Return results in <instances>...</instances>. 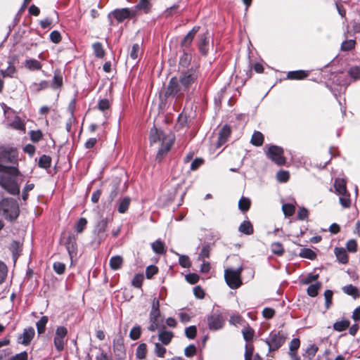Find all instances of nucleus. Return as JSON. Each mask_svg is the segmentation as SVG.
Wrapping results in <instances>:
<instances>
[{"label":"nucleus","mask_w":360,"mask_h":360,"mask_svg":"<svg viewBox=\"0 0 360 360\" xmlns=\"http://www.w3.org/2000/svg\"><path fill=\"white\" fill-rule=\"evenodd\" d=\"M151 146L159 148L157 158L161 159L167 153L174 142V137L170 134H165L163 131L153 127L150 129L149 136Z\"/></svg>","instance_id":"1"},{"label":"nucleus","mask_w":360,"mask_h":360,"mask_svg":"<svg viewBox=\"0 0 360 360\" xmlns=\"http://www.w3.org/2000/svg\"><path fill=\"white\" fill-rule=\"evenodd\" d=\"M4 172L0 174V186L11 195H18L20 193V186L14 179L19 175V170L15 167H5L0 165V171L4 170Z\"/></svg>","instance_id":"2"},{"label":"nucleus","mask_w":360,"mask_h":360,"mask_svg":"<svg viewBox=\"0 0 360 360\" xmlns=\"http://www.w3.org/2000/svg\"><path fill=\"white\" fill-rule=\"evenodd\" d=\"M20 214L18 202L12 198H6L0 201V214L6 220L14 221Z\"/></svg>","instance_id":"3"},{"label":"nucleus","mask_w":360,"mask_h":360,"mask_svg":"<svg viewBox=\"0 0 360 360\" xmlns=\"http://www.w3.org/2000/svg\"><path fill=\"white\" fill-rule=\"evenodd\" d=\"M188 92L187 89L179 82L177 77H172L169 82L165 96V97L175 98L177 101L187 94Z\"/></svg>","instance_id":"4"},{"label":"nucleus","mask_w":360,"mask_h":360,"mask_svg":"<svg viewBox=\"0 0 360 360\" xmlns=\"http://www.w3.org/2000/svg\"><path fill=\"white\" fill-rule=\"evenodd\" d=\"M243 271V267L239 266L234 269L228 268L224 271L225 281L231 289H237L242 285L240 275Z\"/></svg>","instance_id":"5"},{"label":"nucleus","mask_w":360,"mask_h":360,"mask_svg":"<svg viewBox=\"0 0 360 360\" xmlns=\"http://www.w3.org/2000/svg\"><path fill=\"white\" fill-rule=\"evenodd\" d=\"M198 76L199 73L197 69L191 68L187 71L182 72L177 79H179V82H180L181 84L189 91V89L192 87L193 84H195Z\"/></svg>","instance_id":"6"},{"label":"nucleus","mask_w":360,"mask_h":360,"mask_svg":"<svg viewBox=\"0 0 360 360\" xmlns=\"http://www.w3.org/2000/svg\"><path fill=\"white\" fill-rule=\"evenodd\" d=\"M224 318L219 311H214L207 316V323L210 330H220L224 325Z\"/></svg>","instance_id":"7"},{"label":"nucleus","mask_w":360,"mask_h":360,"mask_svg":"<svg viewBox=\"0 0 360 360\" xmlns=\"http://www.w3.org/2000/svg\"><path fill=\"white\" fill-rule=\"evenodd\" d=\"M285 338L279 332H271L266 340L269 351H274L281 347L285 342Z\"/></svg>","instance_id":"8"},{"label":"nucleus","mask_w":360,"mask_h":360,"mask_svg":"<svg viewBox=\"0 0 360 360\" xmlns=\"http://www.w3.org/2000/svg\"><path fill=\"white\" fill-rule=\"evenodd\" d=\"M267 156L278 165H282L285 163V159L283 157V150L277 146H271L269 148Z\"/></svg>","instance_id":"9"},{"label":"nucleus","mask_w":360,"mask_h":360,"mask_svg":"<svg viewBox=\"0 0 360 360\" xmlns=\"http://www.w3.org/2000/svg\"><path fill=\"white\" fill-rule=\"evenodd\" d=\"M113 16L119 22L124 21L127 18H132L135 17V11L132 8H121L115 9L108 15L109 18Z\"/></svg>","instance_id":"10"},{"label":"nucleus","mask_w":360,"mask_h":360,"mask_svg":"<svg viewBox=\"0 0 360 360\" xmlns=\"http://www.w3.org/2000/svg\"><path fill=\"white\" fill-rule=\"evenodd\" d=\"M17 152L13 148L0 146V161L13 163L17 160Z\"/></svg>","instance_id":"11"},{"label":"nucleus","mask_w":360,"mask_h":360,"mask_svg":"<svg viewBox=\"0 0 360 360\" xmlns=\"http://www.w3.org/2000/svg\"><path fill=\"white\" fill-rule=\"evenodd\" d=\"M67 334L68 330L65 327L59 326L56 328L54 337V345L59 352L62 351L64 348V338L66 337Z\"/></svg>","instance_id":"12"},{"label":"nucleus","mask_w":360,"mask_h":360,"mask_svg":"<svg viewBox=\"0 0 360 360\" xmlns=\"http://www.w3.org/2000/svg\"><path fill=\"white\" fill-rule=\"evenodd\" d=\"M34 334V329L32 327L25 328L23 333L18 336V342L27 346L33 339Z\"/></svg>","instance_id":"13"},{"label":"nucleus","mask_w":360,"mask_h":360,"mask_svg":"<svg viewBox=\"0 0 360 360\" xmlns=\"http://www.w3.org/2000/svg\"><path fill=\"white\" fill-rule=\"evenodd\" d=\"M199 51L203 56L207 54L209 50V41H208V33H204L199 36V41L198 43Z\"/></svg>","instance_id":"14"},{"label":"nucleus","mask_w":360,"mask_h":360,"mask_svg":"<svg viewBox=\"0 0 360 360\" xmlns=\"http://www.w3.org/2000/svg\"><path fill=\"white\" fill-rule=\"evenodd\" d=\"M160 317V311H150V325L148 328L149 330L155 331L160 327V325L161 323Z\"/></svg>","instance_id":"15"},{"label":"nucleus","mask_w":360,"mask_h":360,"mask_svg":"<svg viewBox=\"0 0 360 360\" xmlns=\"http://www.w3.org/2000/svg\"><path fill=\"white\" fill-rule=\"evenodd\" d=\"M150 6L149 0H140L139 2L132 8V10L135 11V17L141 12L148 13L150 10Z\"/></svg>","instance_id":"16"},{"label":"nucleus","mask_w":360,"mask_h":360,"mask_svg":"<svg viewBox=\"0 0 360 360\" xmlns=\"http://www.w3.org/2000/svg\"><path fill=\"white\" fill-rule=\"evenodd\" d=\"M199 30V27H194L184 37L181 42V46L183 48H188L191 44L194 37Z\"/></svg>","instance_id":"17"},{"label":"nucleus","mask_w":360,"mask_h":360,"mask_svg":"<svg viewBox=\"0 0 360 360\" xmlns=\"http://www.w3.org/2000/svg\"><path fill=\"white\" fill-rule=\"evenodd\" d=\"M231 134V129L229 126L224 125L219 133L217 147H220L226 142Z\"/></svg>","instance_id":"18"},{"label":"nucleus","mask_w":360,"mask_h":360,"mask_svg":"<svg viewBox=\"0 0 360 360\" xmlns=\"http://www.w3.org/2000/svg\"><path fill=\"white\" fill-rule=\"evenodd\" d=\"M342 289L345 294L352 297L355 300L360 297V290L352 284L345 285L342 287Z\"/></svg>","instance_id":"19"},{"label":"nucleus","mask_w":360,"mask_h":360,"mask_svg":"<svg viewBox=\"0 0 360 360\" xmlns=\"http://www.w3.org/2000/svg\"><path fill=\"white\" fill-rule=\"evenodd\" d=\"M25 67L30 71L41 70L42 65L36 59L30 58L25 61Z\"/></svg>","instance_id":"20"},{"label":"nucleus","mask_w":360,"mask_h":360,"mask_svg":"<svg viewBox=\"0 0 360 360\" xmlns=\"http://www.w3.org/2000/svg\"><path fill=\"white\" fill-rule=\"evenodd\" d=\"M108 225L107 219H103L99 221L96 225L94 232L98 235L99 238H103L104 236V233L106 230Z\"/></svg>","instance_id":"21"},{"label":"nucleus","mask_w":360,"mask_h":360,"mask_svg":"<svg viewBox=\"0 0 360 360\" xmlns=\"http://www.w3.org/2000/svg\"><path fill=\"white\" fill-rule=\"evenodd\" d=\"M335 255L338 261L342 264L348 262V256L346 250L342 248H335L334 250Z\"/></svg>","instance_id":"22"},{"label":"nucleus","mask_w":360,"mask_h":360,"mask_svg":"<svg viewBox=\"0 0 360 360\" xmlns=\"http://www.w3.org/2000/svg\"><path fill=\"white\" fill-rule=\"evenodd\" d=\"M173 338V333L167 330H161L158 334V339L163 345H167Z\"/></svg>","instance_id":"23"},{"label":"nucleus","mask_w":360,"mask_h":360,"mask_svg":"<svg viewBox=\"0 0 360 360\" xmlns=\"http://www.w3.org/2000/svg\"><path fill=\"white\" fill-rule=\"evenodd\" d=\"M49 86V82L46 80L41 81L40 82H34L30 86L32 91L38 93L40 91L46 89Z\"/></svg>","instance_id":"24"},{"label":"nucleus","mask_w":360,"mask_h":360,"mask_svg":"<svg viewBox=\"0 0 360 360\" xmlns=\"http://www.w3.org/2000/svg\"><path fill=\"white\" fill-rule=\"evenodd\" d=\"M335 189L338 195L347 193L346 182L342 179H337L334 184Z\"/></svg>","instance_id":"25"},{"label":"nucleus","mask_w":360,"mask_h":360,"mask_svg":"<svg viewBox=\"0 0 360 360\" xmlns=\"http://www.w3.org/2000/svg\"><path fill=\"white\" fill-rule=\"evenodd\" d=\"M308 76V73L304 70L291 71L288 73L287 77L290 79H302Z\"/></svg>","instance_id":"26"},{"label":"nucleus","mask_w":360,"mask_h":360,"mask_svg":"<svg viewBox=\"0 0 360 360\" xmlns=\"http://www.w3.org/2000/svg\"><path fill=\"white\" fill-rule=\"evenodd\" d=\"M16 72V68L15 65L8 62V65L5 70H0V74L3 77H13L14 74Z\"/></svg>","instance_id":"27"},{"label":"nucleus","mask_w":360,"mask_h":360,"mask_svg":"<svg viewBox=\"0 0 360 360\" xmlns=\"http://www.w3.org/2000/svg\"><path fill=\"white\" fill-rule=\"evenodd\" d=\"M250 143L255 146H260L264 143V136L260 131H255L252 136Z\"/></svg>","instance_id":"28"},{"label":"nucleus","mask_w":360,"mask_h":360,"mask_svg":"<svg viewBox=\"0 0 360 360\" xmlns=\"http://www.w3.org/2000/svg\"><path fill=\"white\" fill-rule=\"evenodd\" d=\"M123 263V259L121 256H114L110 259V266L113 270H117L121 268Z\"/></svg>","instance_id":"29"},{"label":"nucleus","mask_w":360,"mask_h":360,"mask_svg":"<svg viewBox=\"0 0 360 360\" xmlns=\"http://www.w3.org/2000/svg\"><path fill=\"white\" fill-rule=\"evenodd\" d=\"M240 232L246 235H250L253 233V227L249 221H244L238 228Z\"/></svg>","instance_id":"30"},{"label":"nucleus","mask_w":360,"mask_h":360,"mask_svg":"<svg viewBox=\"0 0 360 360\" xmlns=\"http://www.w3.org/2000/svg\"><path fill=\"white\" fill-rule=\"evenodd\" d=\"M63 85V77L60 72V71L56 70L54 72V76L53 79V82L51 84L53 89H58L61 87Z\"/></svg>","instance_id":"31"},{"label":"nucleus","mask_w":360,"mask_h":360,"mask_svg":"<svg viewBox=\"0 0 360 360\" xmlns=\"http://www.w3.org/2000/svg\"><path fill=\"white\" fill-rule=\"evenodd\" d=\"M350 322L348 320H341L336 321L333 324V328L335 330L342 332L349 328Z\"/></svg>","instance_id":"32"},{"label":"nucleus","mask_w":360,"mask_h":360,"mask_svg":"<svg viewBox=\"0 0 360 360\" xmlns=\"http://www.w3.org/2000/svg\"><path fill=\"white\" fill-rule=\"evenodd\" d=\"M48 321V316H44L37 322L36 326L39 334L44 333Z\"/></svg>","instance_id":"33"},{"label":"nucleus","mask_w":360,"mask_h":360,"mask_svg":"<svg viewBox=\"0 0 360 360\" xmlns=\"http://www.w3.org/2000/svg\"><path fill=\"white\" fill-rule=\"evenodd\" d=\"M318 350L319 347L316 345H311L307 348V349L305 350V353L303 354V356L311 360L312 358L315 356Z\"/></svg>","instance_id":"34"},{"label":"nucleus","mask_w":360,"mask_h":360,"mask_svg":"<svg viewBox=\"0 0 360 360\" xmlns=\"http://www.w3.org/2000/svg\"><path fill=\"white\" fill-rule=\"evenodd\" d=\"M242 333L245 340L246 342H249L252 340L255 335V331L251 327L247 326L242 330Z\"/></svg>","instance_id":"35"},{"label":"nucleus","mask_w":360,"mask_h":360,"mask_svg":"<svg viewBox=\"0 0 360 360\" xmlns=\"http://www.w3.org/2000/svg\"><path fill=\"white\" fill-rule=\"evenodd\" d=\"M251 201L249 198L242 197L238 202V208L242 212H247L250 207Z\"/></svg>","instance_id":"36"},{"label":"nucleus","mask_w":360,"mask_h":360,"mask_svg":"<svg viewBox=\"0 0 360 360\" xmlns=\"http://www.w3.org/2000/svg\"><path fill=\"white\" fill-rule=\"evenodd\" d=\"M147 354V347L145 343L140 344L136 349V356L137 359H143Z\"/></svg>","instance_id":"37"},{"label":"nucleus","mask_w":360,"mask_h":360,"mask_svg":"<svg viewBox=\"0 0 360 360\" xmlns=\"http://www.w3.org/2000/svg\"><path fill=\"white\" fill-rule=\"evenodd\" d=\"M152 248L157 254H163L165 252V245L163 242L160 240H157L152 243Z\"/></svg>","instance_id":"38"},{"label":"nucleus","mask_w":360,"mask_h":360,"mask_svg":"<svg viewBox=\"0 0 360 360\" xmlns=\"http://www.w3.org/2000/svg\"><path fill=\"white\" fill-rule=\"evenodd\" d=\"M131 199L129 197L124 198L118 206V212L120 213H124L128 210L130 205Z\"/></svg>","instance_id":"39"},{"label":"nucleus","mask_w":360,"mask_h":360,"mask_svg":"<svg viewBox=\"0 0 360 360\" xmlns=\"http://www.w3.org/2000/svg\"><path fill=\"white\" fill-rule=\"evenodd\" d=\"M321 284L320 283H316L310 285L307 288V294L310 297H316L318 295L319 290L321 288Z\"/></svg>","instance_id":"40"},{"label":"nucleus","mask_w":360,"mask_h":360,"mask_svg":"<svg viewBox=\"0 0 360 360\" xmlns=\"http://www.w3.org/2000/svg\"><path fill=\"white\" fill-rule=\"evenodd\" d=\"M51 158L46 155H43L39 158V166L41 168L47 169L51 166Z\"/></svg>","instance_id":"41"},{"label":"nucleus","mask_w":360,"mask_h":360,"mask_svg":"<svg viewBox=\"0 0 360 360\" xmlns=\"http://www.w3.org/2000/svg\"><path fill=\"white\" fill-rule=\"evenodd\" d=\"M300 256L309 259H314L316 257V253L309 248H303L300 250Z\"/></svg>","instance_id":"42"},{"label":"nucleus","mask_w":360,"mask_h":360,"mask_svg":"<svg viewBox=\"0 0 360 360\" xmlns=\"http://www.w3.org/2000/svg\"><path fill=\"white\" fill-rule=\"evenodd\" d=\"M94 53L98 58H103L105 55V51L103 49L102 44L100 42H96L92 46Z\"/></svg>","instance_id":"43"},{"label":"nucleus","mask_w":360,"mask_h":360,"mask_svg":"<svg viewBox=\"0 0 360 360\" xmlns=\"http://www.w3.org/2000/svg\"><path fill=\"white\" fill-rule=\"evenodd\" d=\"M339 195H340L339 200H340V203L341 204V205L345 208L349 207L351 205V199L349 197V194L347 193V192L345 194Z\"/></svg>","instance_id":"44"},{"label":"nucleus","mask_w":360,"mask_h":360,"mask_svg":"<svg viewBox=\"0 0 360 360\" xmlns=\"http://www.w3.org/2000/svg\"><path fill=\"white\" fill-rule=\"evenodd\" d=\"M10 126H11L14 129H18V130L25 129V124H24V122L18 116L15 117L13 121L10 124Z\"/></svg>","instance_id":"45"},{"label":"nucleus","mask_w":360,"mask_h":360,"mask_svg":"<svg viewBox=\"0 0 360 360\" xmlns=\"http://www.w3.org/2000/svg\"><path fill=\"white\" fill-rule=\"evenodd\" d=\"M284 214L287 217L292 216L295 212V206L291 204H284L282 207Z\"/></svg>","instance_id":"46"},{"label":"nucleus","mask_w":360,"mask_h":360,"mask_svg":"<svg viewBox=\"0 0 360 360\" xmlns=\"http://www.w3.org/2000/svg\"><path fill=\"white\" fill-rule=\"evenodd\" d=\"M355 41L353 39L346 40L342 43L341 49L342 51H350L354 48Z\"/></svg>","instance_id":"47"},{"label":"nucleus","mask_w":360,"mask_h":360,"mask_svg":"<svg viewBox=\"0 0 360 360\" xmlns=\"http://www.w3.org/2000/svg\"><path fill=\"white\" fill-rule=\"evenodd\" d=\"M290 175L288 172L287 171H279L276 174V179L278 181L284 183L286 182L289 179Z\"/></svg>","instance_id":"48"},{"label":"nucleus","mask_w":360,"mask_h":360,"mask_svg":"<svg viewBox=\"0 0 360 360\" xmlns=\"http://www.w3.org/2000/svg\"><path fill=\"white\" fill-rule=\"evenodd\" d=\"M186 336L189 339H194L197 334L196 327L194 326H191L186 328L185 330Z\"/></svg>","instance_id":"49"},{"label":"nucleus","mask_w":360,"mask_h":360,"mask_svg":"<svg viewBox=\"0 0 360 360\" xmlns=\"http://www.w3.org/2000/svg\"><path fill=\"white\" fill-rule=\"evenodd\" d=\"M191 60V56L186 53H184L181 57L180 58L179 65L184 68L187 67L188 65L190 63Z\"/></svg>","instance_id":"50"},{"label":"nucleus","mask_w":360,"mask_h":360,"mask_svg":"<svg viewBox=\"0 0 360 360\" xmlns=\"http://www.w3.org/2000/svg\"><path fill=\"white\" fill-rule=\"evenodd\" d=\"M243 318L238 314L231 316L229 319V323L236 326L243 325Z\"/></svg>","instance_id":"51"},{"label":"nucleus","mask_w":360,"mask_h":360,"mask_svg":"<svg viewBox=\"0 0 360 360\" xmlns=\"http://www.w3.org/2000/svg\"><path fill=\"white\" fill-rule=\"evenodd\" d=\"M140 52V45L139 44H134L130 51V58L133 60H136L139 57Z\"/></svg>","instance_id":"52"},{"label":"nucleus","mask_w":360,"mask_h":360,"mask_svg":"<svg viewBox=\"0 0 360 360\" xmlns=\"http://www.w3.org/2000/svg\"><path fill=\"white\" fill-rule=\"evenodd\" d=\"M271 251L278 255H281L283 252V248L280 243H274L271 245Z\"/></svg>","instance_id":"53"},{"label":"nucleus","mask_w":360,"mask_h":360,"mask_svg":"<svg viewBox=\"0 0 360 360\" xmlns=\"http://www.w3.org/2000/svg\"><path fill=\"white\" fill-rule=\"evenodd\" d=\"M179 264L184 268H188L191 266V261L186 255H179Z\"/></svg>","instance_id":"54"},{"label":"nucleus","mask_w":360,"mask_h":360,"mask_svg":"<svg viewBox=\"0 0 360 360\" xmlns=\"http://www.w3.org/2000/svg\"><path fill=\"white\" fill-rule=\"evenodd\" d=\"M158 269L154 265H150L146 268V276L147 278H151L155 274L158 273Z\"/></svg>","instance_id":"55"},{"label":"nucleus","mask_w":360,"mask_h":360,"mask_svg":"<svg viewBox=\"0 0 360 360\" xmlns=\"http://www.w3.org/2000/svg\"><path fill=\"white\" fill-rule=\"evenodd\" d=\"M333 294V291L330 290H326L324 292L326 309H328L332 303Z\"/></svg>","instance_id":"56"},{"label":"nucleus","mask_w":360,"mask_h":360,"mask_svg":"<svg viewBox=\"0 0 360 360\" xmlns=\"http://www.w3.org/2000/svg\"><path fill=\"white\" fill-rule=\"evenodd\" d=\"M349 74L354 79H360V67L354 66L351 68L349 70Z\"/></svg>","instance_id":"57"},{"label":"nucleus","mask_w":360,"mask_h":360,"mask_svg":"<svg viewBox=\"0 0 360 360\" xmlns=\"http://www.w3.org/2000/svg\"><path fill=\"white\" fill-rule=\"evenodd\" d=\"M196 353V347L194 345H190L184 349V354L187 357H192Z\"/></svg>","instance_id":"58"},{"label":"nucleus","mask_w":360,"mask_h":360,"mask_svg":"<svg viewBox=\"0 0 360 360\" xmlns=\"http://www.w3.org/2000/svg\"><path fill=\"white\" fill-rule=\"evenodd\" d=\"M140 335H141V328L139 326L134 327L129 333V336H130L131 339H132L134 340H138L140 338Z\"/></svg>","instance_id":"59"},{"label":"nucleus","mask_w":360,"mask_h":360,"mask_svg":"<svg viewBox=\"0 0 360 360\" xmlns=\"http://www.w3.org/2000/svg\"><path fill=\"white\" fill-rule=\"evenodd\" d=\"M155 353L159 357H164L166 353V349L163 347L160 343L155 344Z\"/></svg>","instance_id":"60"},{"label":"nucleus","mask_w":360,"mask_h":360,"mask_svg":"<svg viewBox=\"0 0 360 360\" xmlns=\"http://www.w3.org/2000/svg\"><path fill=\"white\" fill-rule=\"evenodd\" d=\"M87 221L85 218H80L76 225V231L77 233H82L86 227Z\"/></svg>","instance_id":"61"},{"label":"nucleus","mask_w":360,"mask_h":360,"mask_svg":"<svg viewBox=\"0 0 360 360\" xmlns=\"http://www.w3.org/2000/svg\"><path fill=\"white\" fill-rule=\"evenodd\" d=\"M53 269L58 274H63L65 270V264L57 262L53 264Z\"/></svg>","instance_id":"62"},{"label":"nucleus","mask_w":360,"mask_h":360,"mask_svg":"<svg viewBox=\"0 0 360 360\" xmlns=\"http://www.w3.org/2000/svg\"><path fill=\"white\" fill-rule=\"evenodd\" d=\"M300 340L298 338H294L291 340L289 346V352H296L295 351L300 347Z\"/></svg>","instance_id":"63"},{"label":"nucleus","mask_w":360,"mask_h":360,"mask_svg":"<svg viewBox=\"0 0 360 360\" xmlns=\"http://www.w3.org/2000/svg\"><path fill=\"white\" fill-rule=\"evenodd\" d=\"M30 134L31 140L34 142H37L42 138V133L40 130L31 131Z\"/></svg>","instance_id":"64"}]
</instances>
